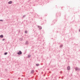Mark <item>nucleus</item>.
<instances>
[{
	"label": "nucleus",
	"mask_w": 80,
	"mask_h": 80,
	"mask_svg": "<svg viewBox=\"0 0 80 80\" xmlns=\"http://www.w3.org/2000/svg\"><path fill=\"white\" fill-rule=\"evenodd\" d=\"M36 65L37 66H39V64H36Z\"/></svg>",
	"instance_id": "8"
},
{
	"label": "nucleus",
	"mask_w": 80,
	"mask_h": 80,
	"mask_svg": "<svg viewBox=\"0 0 80 80\" xmlns=\"http://www.w3.org/2000/svg\"><path fill=\"white\" fill-rule=\"evenodd\" d=\"M67 69L68 70H70V66H68V67Z\"/></svg>",
	"instance_id": "3"
},
{
	"label": "nucleus",
	"mask_w": 80,
	"mask_h": 80,
	"mask_svg": "<svg viewBox=\"0 0 80 80\" xmlns=\"http://www.w3.org/2000/svg\"><path fill=\"white\" fill-rule=\"evenodd\" d=\"M8 3H9V4H11V3H12V2L10 1L8 2Z\"/></svg>",
	"instance_id": "2"
},
{
	"label": "nucleus",
	"mask_w": 80,
	"mask_h": 80,
	"mask_svg": "<svg viewBox=\"0 0 80 80\" xmlns=\"http://www.w3.org/2000/svg\"><path fill=\"white\" fill-rule=\"evenodd\" d=\"M76 70H78V68H76Z\"/></svg>",
	"instance_id": "7"
},
{
	"label": "nucleus",
	"mask_w": 80,
	"mask_h": 80,
	"mask_svg": "<svg viewBox=\"0 0 80 80\" xmlns=\"http://www.w3.org/2000/svg\"><path fill=\"white\" fill-rule=\"evenodd\" d=\"M7 53H8L7 52H5L4 54H5V55H7Z\"/></svg>",
	"instance_id": "9"
},
{
	"label": "nucleus",
	"mask_w": 80,
	"mask_h": 80,
	"mask_svg": "<svg viewBox=\"0 0 80 80\" xmlns=\"http://www.w3.org/2000/svg\"><path fill=\"white\" fill-rule=\"evenodd\" d=\"M38 28H39L40 29V30H41V29H42V27L40 26L38 27Z\"/></svg>",
	"instance_id": "4"
},
{
	"label": "nucleus",
	"mask_w": 80,
	"mask_h": 80,
	"mask_svg": "<svg viewBox=\"0 0 80 80\" xmlns=\"http://www.w3.org/2000/svg\"><path fill=\"white\" fill-rule=\"evenodd\" d=\"M79 32H80V29L79 30Z\"/></svg>",
	"instance_id": "13"
},
{
	"label": "nucleus",
	"mask_w": 80,
	"mask_h": 80,
	"mask_svg": "<svg viewBox=\"0 0 80 80\" xmlns=\"http://www.w3.org/2000/svg\"><path fill=\"white\" fill-rule=\"evenodd\" d=\"M25 33H27V31H25Z\"/></svg>",
	"instance_id": "10"
},
{
	"label": "nucleus",
	"mask_w": 80,
	"mask_h": 80,
	"mask_svg": "<svg viewBox=\"0 0 80 80\" xmlns=\"http://www.w3.org/2000/svg\"><path fill=\"white\" fill-rule=\"evenodd\" d=\"M63 46H62V47Z\"/></svg>",
	"instance_id": "14"
},
{
	"label": "nucleus",
	"mask_w": 80,
	"mask_h": 80,
	"mask_svg": "<svg viewBox=\"0 0 80 80\" xmlns=\"http://www.w3.org/2000/svg\"><path fill=\"white\" fill-rule=\"evenodd\" d=\"M0 37H1V38H3V35H1Z\"/></svg>",
	"instance_id": "5"
},
{
	"label": "nucleus",
	"mask_w": 80,
	"mask_h": 80,
	"mask_svg": "<svg viewBox=\"0 0 80 80\" xmlns=\"http://www.w3.org/2000/svg\"><path fill=\"white\" fill-rule=\"evenodd\" d=\"M22 53L21 51H19V52L18 53V55H21Z\"/></svg>",
	"instance_id": "1"
},
{
	"label": "nucleus",
	"mask_w": 80,
	"mask_h": 80,
	"mask_svg": "<svg viewBox=\"0 0 80 80\" xmlns=\"http://www.w3.org/2000/svg\"><path fill=\"white\" fill-rule=\"evenodd\" d=\"M0 21H3V20H0Z\"/></svg>",
	"instance_id": "12"
},
{
	"label": "nucleus",
	"mask_w": 80,
	"mask_h": 80,
	"mask_svg": "<svg viewBox=\"0 0 80 80\" xmlns=\"http://www.w3.org/2000/svg\"><path fill=\"white\" fill-rule=\"evenodd\" d=\"M33 72H34V71L33 70H32V71L31 72V73H33Z\"/></svg>",
	"instance_id": "6"
},
{
	"label": "nucleus",
	"mask_w": 80,
	"mask_h": 80,
	"mask_svg": "<svg viewBox=\"0 0 80 80\" xmlns=\"http://www.w3.org/2000/svg\"><path fill=\"white\" fill-rule=\"evenodd\" d=\"M2 40L3 41H4V40H5V39H2Z\"/></svg>",
	"instance_id": "11"
}]
</instances>
